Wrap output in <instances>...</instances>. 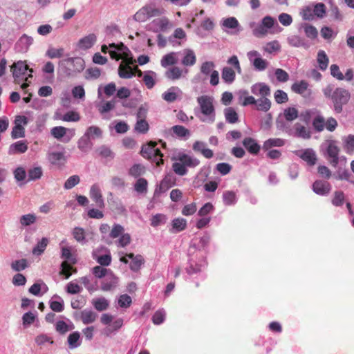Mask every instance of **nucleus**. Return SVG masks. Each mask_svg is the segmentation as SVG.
<instances>
[{
	"mask_svg": "<svg viewBox=\"0 0 354 354\" xmlns=\"http://www.w3.org/2000/svg\"><path fill=\"white\" fill-rule=\"evenodd\" d=\"M322 91L326 98L331 100L336 113H340L342 111L343 106L348 102L351 97L348 91L341 87L334 88L331 84L327 85Z\"/></svg>",
	"mask_w": 354,
	"mask_h": 354,
	"instance_id": "nucleus-1",
	"label": "nucleus"
},
{
	"mask_svg": "<svg viewBox=\"0 0 354 354\" xmlns=\"http://www.w3.org/2000/svg\"><path fill=\"white\" fill-rule=\"evenodd\" d=\"M214 99L209 95H202L197 98L201 111L205 118H201L202 122H213L215 120V109L213 104Z\"/></svg>",
	"mask_w": 354,
	"mask_h": 354,
	"instance_id": "nucleus-2",
	"label": "nucleus"
},
{
	"mask_svg": "<svg viewBox=\"0 0 354 354\" xmlns=\"http://www.w3.org/2000/svg\"><path fill=\"white\" fill-rule=\"evenodd\" d=\"M156 142L150 141L147 145L142 146L140 153L145 158L151 160L156 162L157 166H160L164 162L163 154L159 149L156 147Z\"/></svg>",
	"mask_w": 354,
	"mask_h": 354,
	"instance_id": "nucleus-3",
	"label": "nucleus"
},
{
	"mask_svg": "<svg viewBox=\"0 0 354 354\" xmlns=\"http://www.w3.org/2000/svg\"><path fill=\"white\" fill-rule=\"evenodd\" d=\"M60 65L70 64L73 68H68L66 71L68 76H73L78 73L82 71L85 68L84 61L81 57H68L59 62Z\"/></svg>",
	"mask_w": 354,
	"mask_h": 354,
	"instance_id": "nucleus-4",
	"label": "nucleus"
},
{
	"mask_svg": "<svg viewBox=\"0 0 354 354\" xmlns=\"http://www.w3.org/2000/svg\"><path fill=\"white\" fill-rule=\"evenodd\" d=\"M276 20L271 16L264 17L261 24L253 30V35L257 37H263L268 33V30L274 26Z\"/></svg>",
	"mask_w": 354,
	"mask_h": 354,
	"instance_id": "nucleus-5",
	"label": "nucleus"
},
{
	"mask_svg": "<svg viewBox=\"0 0 354 354\" xmlns=\"http://www.w3.org/2000/svg\"><path fill=\"white\" fill-rule=\"evenodd\" d=\"M28 69V65L22 61L14 63L11 66L10 71L12 72V75L16 84H19L23 80L27 81L28 78L25 77V75Z\"/></svg>",
	"mask_w": 354,
	"mask_h": 354,
	"instance_id": "nucleus-6",
	"label": "nucleus"
},
{
	"mask_svg": "<svg viewBox=\"0 0 354 354\" xmlns=\"http://www.w3.org/2000/svg\"><path fill=\"white\" fill-rule=\"evenodd\" d=\"M340 149L335 141H330L326 148L327 158L333 167H337L339 163V153Z\"/></svg>",
	"mask_w": 354,
	"mask_h": 354,
	"instance_id": "nucleus-7",
	"label": "nucleus"
},
{
	"mask_svg": "<svg viewBox=\"0 0 354 354\" xmlns=\"http://www.w3.org/2000/svg\"><path fill=\"white\" fill-rule=\"evenodd\" d=\"M294 153L310 166H313L317 162V155L312 149L308 148L302 150H297L295 151Z\"/></svg>",
	"mask_w": 354,
	"mask_h": 354,
	"instance_id": "nucleus-8",
	"label": "nucleus"
},
{
	"mask_svg": "<svg viewBox=\"0 0 354 354\" xmlns=\"http://www.w3.org/2000/svg\"><path fill=\"white\" fill-rule=\"evenodd\" d=\"M176 180V177L173 174H169L166 175L161 180L158 187L156 189L154 194L157 195L165 192L169 188L175 185Z\"/></svg>",
	"mask_w": 354,
	"mask_h": 354,
	"instance_id": "nucleus-9",
	"label": "nucleus"
},
{
	"mask_svg": "<svg viewBox=\"0 0 354 354\" xmlns=\"http://www.w3.org/2000/svg\"><path fill=\"white\" fill-rule=\"evenodd\" d=\"M89 195L91 198L95 202V205L100 208H104L105 206L102 191L98 185L94 184L91 187Z\"/></svg>",
	"mask_w": 354,
	"mask_h": 354,
	"instance_id": "nucleus-10",
	"label": "nucleus"
},
{
	"mask_svg": "<svg viewBox=\"0 0 354 354\" xmlns=\"http://www.w3.org/2000/svg\"><path fill=\"white\" fill-rule=\"evenodd\" d=\"M252 93L261 97H265L270 95V88L265 83L260 82L254 84L251 87Z\"/></svg>",
	"mask_w": 354,
	"mask_h": 354,
	"instance_id": "nucleus-11",
	"label": "nucleus"
},
{
	"mask_svg": "<svg viewBox=\"0 0 354 354\" xmlns=\"http://www.w3.org/2000/svg\"><path fill=\"white\" fill-rule=\"evenodd\" d=\"M313 191L319 195H327L331 189V186L328 182L323 180H316L313 184Z\"/></svg>",
	"mask_w": 354,
	"mask_h": 354,
	"instance_id": "nucleus-12",
	"label": "nucleus"
},
{
	"mask_svg": "<svg viewBox=\"0 0 354 354\" xmlns=\"http://www.w3.org/2000/svg\"><path fill=\"white\" fill-rule=\"evenodd\" d=\"M127 257L131 259L129 268L133 272H138L145 263V259L141 254L135 255L133 253H127Z\"/></svg>",
	"mask_w": 354,
	"mask_h": 354,
	"instance_id": "nucleus-13",
	"label": "nucleus"
},
{
	"mask_svg": "<svg viewBox=\"0 0 354 354\" xmlns=\"http://www.w3.org/2000/svg\"><path fill=\"white\" fill-rule=\"evenodd\" d=\"M96 41V35L94 33H91L80 39L77 43V46L80 49L87 50L91 48Z\"/></svg>",
	"mask_w": 354,
	"mask_h": 354,
	"instance_id": "nucleus-14",
	"label": "nucleus"
},
{
	"mask_svg": "<svg viewBox=\"0 0 354 354\" xmlns=\"http://www.w3.org/2000/svg\"><path fill=\"white\" fill-rule=\"evenodd\" d=\"M133 63L132 59L127 61V65L121 64L118 68V75L121 78L129 79L135 75L134 70L129 66Z\"/></svg>",
	"mask_w": 354,
	"mask_h": 354,
	"instance_id": "nucleus-15",
	"label": "nucleus"
},
{
	"mask_svg": "<svg viewBox=\"0 0 354 354\" xmlns=\"http://www.w3.org/2000/svg\"><path fill=\"white\" fill-rule=\"evenodd\" d=\"M243 145L247 151L253 155H257L260 151L261 147L257 141L252 138H245L243 140Z\"/></svg>",
	"mask_w": 354,
	"mask_h": 354,
	"instance_id": "nucleus-16",
	"label": "nucleus"
},
{
	"mask_svg": "<svg viewBox=\"0 0 354 354\" xmlns=\"http://www.w3.org/2000/svg\"><path fill=\"white\" fill-rule=\"evenodd\" d=\"M294 136L298 138H301L305 140L310 139L311 138V132L308 128L302 125L300 123L295 124L294 127Z\"/></svg>",
	"mask_w": 354,
	"mask_h": 354,
	"instance_id": "nucleus-17",
	"label": "nucleus"
},
{
	"mask_svg": "<svg viewBox=\"0 0 354 354\" xmlns=\"http://www.w3.org/2000/svg\"><path fill=\"white\" fill-rule=\"evenodd\" d=\"M177 160L186 167H195L200 163V161L197 158H194L185 153H179Z\"/></svg>",
	"mask_w": 354,
	"mask_h": 354,
	"instance_id": "nucleus-18",
	"label": "nucleus"
},
{
	"mask_svg": "<svg viewBox=\"0 0 354 354\" xmlns=\"http://www.w3.org/2000/svg\"><path fill=\"white\" fill-rule=\"evenodd\" d=\"M28 150V145L24 140L17 141L12 144L9 147L8 153L10 155H14L16 153H23Z\"/></svg>",
	"mask_w": 354,
	"mask_h": 354,
	"instance_id": "nucleus-19",
	"label": "nucleus"
},
{
	"mask_svg": "<svg viewBox=\"0 0 354 354\" xmlns=\"http://www.w3.org/2000/svg\"><path fill=\"white\" fill-rule=\"evenodd\" d=\"M97 318V314L91 310L85 309L80 313V319L85 325L92 324Z\"/></svg>",
	"mask_w": 354,
	"mask_h": 354,
	"instance_id": "nucleus-20",
	"label": "nucleus"
},
{
	"mask_svg": "<svg viewBox=\"0 0 354 354\" xmlns=\"http://www.w3.org/2000/svg\"><path fill=\"white\" fill-rule=\"evenodd\" d=\"M181 91L177 86H171L162 93V97L167 102H174L177 100L178 93Z\"/></svg>",
	"mask_w": 354,
	"mask_h": 354,
	"instance_id": "nucleus-21",
	"label": "nucleus"
},
{
	"mask_svg": "<svg viewBox=\"0 0 354 354\" xmlns=\"http://www.w3.org/2000/svg\"><path fill=\"white\" fill-rule=\"evenodd\" d=\"M308 86L309 84L306 81L301 80L292 84L291 86V90L295 93L305 95L306 93L308 91Z\"/></svg>",
	"mask_w": 354,
	"mask_h": 354,
	"instance_id": "nucleus-22",
	"label": "nucleus"
},
{
	"mask_svg": "<svg viewBox=\"0 0 354 354\" xmlns=\"http://www.w3.org/2000/svg\"><path fill=\"white\" fill-rule=\"evenodd\" d=\"M169 131L172 133V134L175 135L176 136L180 138L188 137L190 135L189 130L181 125L173 126L169 129Z\"/></svg>",
	"mask_w": 354,
	"mask_h": 354,
	"instance_id": "nucleus-23",
	"label": "nucleus"
},
{
	"mask_svg": "<svg viewBox=\"0 0 354 354\" xmlns=\"http://www.w3.org/2000/svg\"><path fill=\"white\" fill-rule=\"evenodd\" d=\"M221 77L225 83L231 84L235 80V71L230 67H224L222 71Z\"/></svg>",
	"mask_w": 354,
	"mask_h": 354,
	"instance_id": "nucleus-24",
	"label": "nucleus"
},
{
	"mask_svg": "<svg viewBox=\"0 0 354 354\" xmlns=\"http://www.w3.org/2000/svg\"><path fill=\"white\" fill-rule=\"evenodd\" d=\"M256 106L258 111L267 112L270 110L271 107V101L267 97H260L258 100H256Z\"/></svg>",
	"mask_w": 354,
	"mask_h": 354,
	"instance_id": "nucleus-25",
	"label": "nucleus"
},
{
	"mask_svg": "<svg viewBox=\"0 0 354 354\" xmlns=\"http://www.w3.org/2000/svg\"><path fill=\"white\" fill-rule=\"evenodd\" d=\"M68 344L70 348H75L80 346V334L78 331L71 333L68 337Z\"/></svg>",
	"mask_w": 354,
	"mask_h": 354,
	"instance_id": "nucleus-26",
	"label": "nucleus"
},
{
	"mask_svg": "<svg viewBox=\"0 0 354 354\" xmlns=\"http://www.w3.org/2000/svg\"><path fill=\"white\" fill-rule=\"evenodd\" d=\"M144 7L145 8L149 19L153 17H159L165 12L164 8H156L153 5H147Z\"/></svg>",
	"mask_w": 354,
	"mask_h": 354,
	"instance_id": "nucleus-27",
	"label": "nucleus"
},
{
	"mask_svg": "<svg viewBox=\"0 0 354 354\" xmlns=\"http://www.w3.org/2000/svg\"><path fill=\"white\" fill-rule=\"evenodd\" d=\"M149 124L148 122L142 119L140 113L138 114V120L135 125V130L140 133H146L149 130Z\"/></svg>",
	"mask_w": 354,
	"mask_h": 354,
	"instance_id": "nucleus-28",
	"label": "nucleus"
},
{
	"mask_svg": "<svg viewBox=\"0 0 354 354\" xmlns=\"http://www.w3.org/2000/svg\"><path fill=\"white\" fill-rule=\"evenodd\" d=\"M283 117L288 122H292L299 116V111L295 107H288L283 110Z\"/></svg>",
	"mask_w": 354,
	"mask_h": 354,
	"instance_id": "nucleus-29",
	"label": "nucleus"
},
{
	"mask_svg": "<svg viewBox=\"0 0 354 354\" xmlns=\"http://www.w3.org/2000/svg\"><path fill=\"white\" fill-rule=\"evenodd\" d=\"M224 114L225 120L228 123L234 124L239 121L238 114L232 107L225 109L224 111Z\"/></svg>",
	"mask_w": 354,
	"mask_h": 354,
	"instance_id": "nucleus-30",
	"label": "nucleus"
},
{
	"mask_svg": "<svg viewBox=\"0 0 354 354\" xmlns=\"http://www.w3.org/2000/svg\"><path fill=\"white\" fill-rule=\"evenodd\" d=\"M182 73V69H180L179 67L174 66L166 71L165 76L169 80H176L181 77Z\"/></svg>",
	"mask_w": 354,
	"mask_h": 354,
	"instance_id": "nucleus-31",
	"label": "nucleus"
},
{
	"mask_svg": "<svg viewBox=\"0 0 354 354\" xmlns=\"http://www.w3.org/2000/svg\"><path fill=\"white\" fill-rule=\"evenodd\" d=\"M185 53V55L182 60V64L186 66L194 65L196 60L194 51L190 49H187Z\"/></svg>",
	"mask_w": 354,
	"mask_h": 354,
	"instance_id": "nucleus-32",
	"label": "nucleus"
},
{
	"mask_svg": "<svg viewBox=\"0 0 354 354\" xmlns=\"http://www.w3.org/2000/svg\"><path fill=\"white\" fill-rule=\"evenodd\" d=\"M48 160L53 165H60L64 163L65 158L63 153L53 152L48 155Z\"/></svg>",
	"mask_w": 354,
	"mask_h": 354,
	"instance_id": "nucleus-33",
	"label": "nucleus"
},
{
	"mask_svg": "<svg viewBox=\"0 0 354 354\" xmlns=\"http://www.w3.org/2000/svg\"><path fill=\"white\" fill-rule=\"evenodd\" d=\"M102 135V131L100 127L91 126L86 129L84 136L90 139H94L95 138H100Z\"/></svg>",
	"mask_w": 354,
	"mask_h": 354,
	"instance_id": "nucleus-34",
	"label": "nucleus"
},
{
	"mask_svg": "<svg viewBox=\"0 0 354 354\" xmlns=\"http://www.w3.org/2000/svg\"><path fill=\"white\" fill-rule=\"evenodd\" d=\"M284 140L281 138H270L264 142L263 149L268 150L272 147H282L284 145Z\"/></svg>",
	"mask_w": 354,
	"mask_h": 354,
	"instance_id": "nucleus-35",
	"label": "nucleus"
},
{
	"mask_svg": "<svg viewBox=\"0 0 354 354\" xmlns=\"http://www.w3.org/2000/svg\"><path fill=\"white\" fill-rule=\"evenodd\" d=\"M187 222L186 220L182 218H175L172 221V232H179L184 230L186 228Z\"/></svg>",
	"mask_w": 354,
	"mask_h": 354,
	"instance_id": "nucleus-36",
	"label": "nucleus"
},
{
	"mask_svg": "<svg viewBox=\"0 0 354 354\" xmlns=\"http://www.w3.org/2000/svg\"><path fill=\"white\" fill-rule=\"evenodd\" d=\"M317 62L321 70L324 71L328 65V58L324 50H319L317 53Z\"/></svg>",
	"mask_w": 354,
	"mask_h": 354,
	"instance_id": "nucleus-37",
	"label": "nucleus"
},
{
	"mask_svg": "<svg viewBox=\"0 0 354 354\" xmlns=\"http://www.w3.org/2000/svg\"><path fill=\"white\" fill-rule=\"evenodd\" d=\"M313 127L317 132H322L325 129V119L322 115H317L313 120Z\"/></svg>",
	"mask_w": 354,
	"mask_h": 354,
	"instance_id": "nucleus-38",
	"label": "nucleus"
},
{
	"mask_svg": "<svg viewBox=\"0 0 354 354\" xmlns=\"http://www.w3.org/2000/svg\"><path fill=\"white\" fill-rule=\"evenodd\" d=\"M92 304L97 311L105 310L109 306L108 301L104 297L93 299Z\"/></svg>",
	"mask_w": 354,
	"mask_h": 354,
	"instance_id": "nucleus-39",
	"label": "nucleus"
},
{
	"mask_svg": "<svg viewBox=\"0 0 354 354\" xmlns=\"http://www.w3.org/2000/svg\"><path fill=\"white\" fill-rule=\"evenodd\" d=\"M72 234L73 238L79 243H82L85 240L86 232L82 227H74L72 232Z\"/></svg>",
	"mask_w": 354,
	"mask_h": 354,
	"instance_id": "nucleus-40",
	"label": "nucleus"
},
{
	"mask_svg": "<svg viewBox=\"0 0 354 354\" xmlns=\"http://www.w3.org/2000/svg\"><path fill=\"white\" fill-rule=\"evenodd\" d=\"M48 243V239L42 238L41 240L33 248L32 253L36 255H40L46 250V248L47 247Z\"/></svg>",
	"mask_w": 354,
	"mask_h": 354,
	"instance_id": "nucleus-41",
	"label": "nucleus"
},
{
	"mask_svg": "<svg viewBox=\"0 0 354 354\" xmlns=\"http://www.w3.org/2000/svg\"><path fill=\"white\" fill-rule=\"evenodd\" d=\"M92 143L90 138L82 137L78 141V148L83 152H87L92 148Z\"/></svg>",
	"mask_w": 354,
	"mask_h": 354,
	"instance_id": "nucleus-42",
	"label": "nucleus"
},
{
	"mask_svg": "<svg viewBox=\"0 0 354 354\" xmlns=\"http://www.w3.org/2000/svg\"><path fill=\"white\" fill-rule=\"evenodd\" d=\"M64 49L63 48H49L46 53L47 57L50 59L60 58L63 57Z\"/></svg>",
	"mask_w": 354,
	"mask_h": 354,
	"instance_id": "nucleus-43",
	"label": "nucleus"
},
{
	"mask_svg": "<svg viewBox=\"0 0 354 354\" xmlns=\"http://www.w3.org/2000/svg\"><path fill=\"white\" fill-rule=\"evenodd\" d=\"M73 328V326H68L64 321L59 320L55 324V329L57 333L61 335H64L68 330H71Z\"/></svg>",
	"mask_w": 354,
	"mask_h": 354,
	"instance_id": "nucleus-44",
	"label": "nucleus"
},
{
	"mask_svg": "<svg viewBox=\"0 0 354 354\" xmlns=\"http://www.w3.org/2000/svg\"><path fill=\"white\" fill-rule=\"evenodd\" d=\"M148 183L145 178H140L135 183V190L138 193H145L147 190Z\"/></svg>",
	"mask_w": 354,
	"mask_h": 354,
	"instance_id": "nucleus-45",
	"label": "nucleus"
},
{
	"mask_svg": "<svg viewBox=\"0 0 354 354\" xmlns=\"http://www.w3.org/2000/svg\"><path fill=\"white\" fill-rule=\"evenodd\" d=\"M42 169L41 167H35L28 170V180H35L39 179L42 176Z\"/></svg>",
	"mask_w": 354,
	"mask_h": 354,
	"instance_id": "nucleus-46",
	"label": "nucleus"
},
{
	"mask_svg": "<svg viewBox=\"0 0 354 354\" xmlns=\"http://www.w3.org/2000/svg\"><path fill=\"white\" fill-rule=\"evenodd\" d=\"M67 129L66 127L58 126L53 127L51 131V135L56 139L59 140L66 134Z\"/></svg>",
	"mask_w": 354,
	"mask_h": 354,
	"instance_id": "nucleus-47",
	"label": "nucleus"
},
{
	"mask_svg": "<svg viewBox=\"0 0 354 354\" xmlns=\"http://www.w3.org/2000/svg\"><path fill=\"white\" fill-rule=\"evenodd\" d=\"M223 198L226 205H232L236 202V194L232 191H225L223 194Z\"/></svg>",
	"mask_w": 354,
	"mask_h": 354,
	"instance_id": "nucleus-48",
	"label": "nucleus"
},
{
	"mask_svg": "<svg viewBox=\"0 0 354 354\" xmlns=\"http://www.w3.org/2000/svg\"><path fill=\"white\" fill-rule=\"evenodd\" d=\"M274 97L277 104H283L288 101V94L280 89H278L274 92Z\"/></svg>",
	"mask_w": 354,
	"mask_h": 354,
	"instance_id": "nucleus-49",
	"label": "nucleus"
},
{
	"mask_svg": "<svg viewBox=\"0 0 354 354\" xmlns=\"http://www.w3.org/2000/svg\"><path fill=\"white\" fill-rule=\"evenodd\" d=\"M80 182V178L77 175H73L70 176L64 183V188L66 189H71L74 187Z\"/></svg>",
	"mask_w": 354,
	"mask_h": 354,
	"instance_id": "nucleus-50",
	"label": "nucleus"
},
{
	"mask_svg": "<svg viewBox=\"0 0 354 354\" xmlns=\"http://www.w3.org/2000/svg\"><path fill=\"white\" fill-rule=\"evenodd\" d=\"M27 261L25 259L17 260L11 263V268L16 272H19L27 268Z\"/></svg>",
	"mask_w": 354,
	"mask_h": 354,
	"instance_id": "nucleus-51",
	"label": "nucleus"
},
{
	"mask_svg": "<svg viewBox=\"0 0 354 354\" xmlns=\"http://www.w3.org/2000/svg\"><path fill=\"white\" fill-rule=\"evenodd\" d=\"M176 63V59L173 53L167 54L161 59V66L167 67L168 66L174 65Z\"/></svg>",
	"mask_w": 354,
	"mask_h": 354,
	"instance_id": "nucleus-52",
	"label": "nucleus"
},
{
	"mask_svg": "<svg viewBox=\"0 0 354 354\" xmlns=\"http://www.w3.org/2000/svg\"><path fill=\"white\" fill-rule=\"evenodd\" d=\"M145 173V167L139 164H136L133 165L129 171V175L133 176L134 178H137L141 176Z\"/></svg>",
	"mask_w": 354,
	"mask_h": 354,
	"instance_id": "nucleus-53",
	"label": "nucleus"
},
{
	"mask_svg": "<svg viewBox=\"0 0 354 354\" xmlns=\"http://www.w3.org/2000/svg\"><path fill=\"white\" fill-rule=\"evenodd\" d=\"M11 136L13 139L24 138L25 136V129L24 127L19 124L15 125L11 132Z\"/></svg>",
	"mask_w": 354,
	"mask_h": 354,
	"instance_id": "nucleus-54",
	"label": "nucleus"
},
{
	"mask_svg": "<svg viewBox=\"0 0 354 354\" xmlns=\"http://www.w3.org/2000/svg\"><path fill=\"white\" fill-rule=\"evenodd\" d=\"M268 62L261 57H256L253 59V66L257 71H264L268 67Z\"/></svg>",
	"mask_w": 354,
	"mask_h": 354,
	"instance_id": "nucleus-55",
	"label": "nucleus"
},
{
	"mask_svg": "<svg viewBox=\"0 0 354 354\" xmlns=\"http://www.w3.org/2000/svg\"><path fill=\"white\" fill-rule=\"evenodd\" d=\"M289 45L293 47H301L305 45L304 40L297 35H292L288 38Z\"/></svg>",
	"mask_w": 354,
	"mask_h": 354,
	"instance_id": "nucleus-56",
	"label": "nucleus"
},
{
	"mask_svg": "<svg viewBox=\"0 0 354 354\" xmlns=\"http://www.w3.org/2000/svg\"><path fill=\"white\" fill-rule=\"evenodd\" d=\"M36 221V216L33 214L23 215L20 218V223L23 226H28Z\"/></svg>",
	"mask_w": 354,
	"mask_h": 354,
	"instance_id": "nucleus-57",
	"label": "nucleus"
},
{
	"mask_svg": "<svg viewBox=\"0 0 354 354\" xmlns=\"http://www.w3.org/2000/svg\"><path fill=\"white\" fill-rule=\"evenodd\" d=\"M80 120V116L79 113L73 111H68L62 117V120L66 122H77Z\"/></svg>",
	"mask_w": 354,
	"mask_h": 354,
	"instance_id": "nucleus-58",
	"label": "nucleus"
},
{
	"mask_svg": "<svg viewBox=\"0 0 354 354\" xmlns=\"http://www.w3.org/2000/svg\"><path fill=\"white\" fill-rule=\"evenodd\" d=\"M344 148L347 153L354 152V135H348L344 140Z\"/></svg>",
	"mask_w": 354,
	"mask_h": 354,
	"instance_id": "nucleus-59",
	"label": "nucleus"
},
{
	"mask_svg": "<svg viewBox=\"0 0 354 354\" xmlns=\"http://www.w3.org/2000/svg\"><path fill=\"white\" fill-rule=\"evenodd\" d=\"M172 169L175 174L179 176H185L187 173L186 167L180 162L173 163Z\"/></svg>",
	"mask_w": 354,
	"mask_h": 354,
	"instance_id": "nucleus-60",
	"label": "nucleus"
},
{
	"mask_svg": "<svg viewBox=\"0 0 354 354\" xmlns=\"http://www.w3.org/2000/svg\"><path fill=\"white\" fill-rule=\"evenodd\" d=\"M97 151L98 152L99 155L102 158H113L114 155L113 151L111 150V149L106 146H101L97 149Z\"/></svg>",
	"mask_w": 354,
	"mask_h": 354,
	"instance_id": "nucleus-61",
	"label": "nucleus"
},
{
	"mask_svg": "<svg viewBox=\"0 0 354 354\" xmlns=\"http://www.w3.org/2000/svg\"><path fill=\"white\" fill-rule=\"evenodd\" d=\"M274 74L277 81L279 82H286L289 80L288 73L281 68H277Z\"/></svg>",
	"mask_w": 354,
	"mask_h": 354,
	"instance_id": "nucleus-62",
	"label": "nucleus"
},
{
	"mask_svg": "<svg viewBox=\"0 0 354 354\" xmlns=\"http://www.w3.org/2000/svg\"><path fill=\"white\" fill-rule=\"evenodd\" d=\"M344 201V194L342 191H337L334 193V197L332 200V203L335 206H341L343 205Z\"/></svg>",
	"mask_w": 354,
	"mask_h": 354,
	"instance_id": "nucleus-63",
	"label": "nucleus"
},
{
	"mask_svg": "<svg viewBox=\"0 0 354 354\" xmlns=\"http://www.w3.org/2000/svg\"><path fill=\"white\" fill-rule=\"evenodd\" d=\"M131 303V297L127 294L122 295L119 297L118 304L121 308H128L130 306Z\"/></svg>",
	"mask_w": 354,
	"mask_h": 354,
	"instance_id": "nucleus-64",
	"label": "nucleus"
}]
</instances>
